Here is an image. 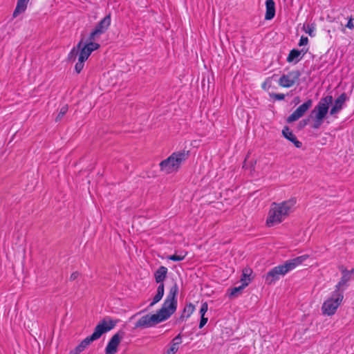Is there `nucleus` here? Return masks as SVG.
I'll list each match as a JSON object with an SVG mask.
<instances>
[{"label":"nucleus","instance_id":"nucleus-1","mask_svg":"<svg viewBox=\"0 0 354 354\" xmlns=\"http://www.w3.org/2000/svg\"><path fill=\"white\" fill-rule=\"evenodd\" d=\"M178 294V286L176 283H174L169 288L162 307L157 313L153 315L148 314L142 316L136 322L134 328H149L169 319L177 309Z\"/></svg>","mask_w":354,"mask_h":354},{"label":"nucleus","instance_id":"nucleus-2","mask_svg":"<svg viewBox=\"0 0 354 354\" xmlns=\"http://www.w3.org/2000/svg\"><path fill=\"white\" fill-rule=\"evenodd\" d=\"M296 198H292L281 203H272L266 219V224L271 227L279 224L293 212Z\"/></svg>","mask_w":354,"mask_h":354},{"label":"nucleus","instance_id":"nucleus-3","mask_svg":"<svg viewBox=\"0 0 354 354\" xmlns=\"http://www.w3.org/2000/svg\"><path fill=\"white\" fill-rule=\"evenodd\" d=\"M308 257L309 256L308 254H304L296 258L289 259L285 261L283 264L274 267L264 275L266 283L268 285L275 283L276 281L279 280L281 277H283L287 273L302 264L304 261L308 259Z\"/></svg>","mask_w":354,"mask_h":354},{"label":"nucleus","instance_id":"nucleus-4","mask_svg":"<svg viewBox=\"0 0 354 354\" xmlns=\"http://www.w3.org/2000/svg\"><path fill=\"white\" fill-rule=\"evenodd\" d=\"M189 152L181 151L173 153L159 164L160 170L167 174L177 171L180 165L189 157Z\"/></svg>","mask_w":354,"mask_h":354},{"label":"nucleus","instance_id":"nucleus-5","mask_svg":"<svg viewBox=\"0 0 354 354\" xmlns=\"http://www.w3.org/2000/svg\"><path fill=\"white\" fill-rule=\"evenodd\" d=\"M333 102V97L332 95H326L320 99L314 109L311 111L310 117L313 118L314 123L313 128L315 129H319L326 118L329 106Z\"/></svg>","mask_w":354,"mask_h":354},{"label":"nucleus","instance_id":"nucleus-6","mask_svg":"<svg viewBox=\"0 0 354 354\" xmlns=\"http://www.w3.org/2000/svg\"><path fill=\"white\" fill-rule=\"evenodd\" d=\"M343 299V292L334 290L330 297L324 302L322 307V313L328 316L334 315Z\"/></svg>","mask_w":354,"mask_h":354},{"label":"nucleus","instance_id":"nucleus-7","mask_svg":"<svg viewBox=\"0 0 354 354\" xmlns=\"http://www.w3.org/2000/svg\"><path fill=\"white\" fill-rule=\"evenodd\" d=\"M116 322L110 319L109 323L105 319L100 322L94 329V332L90 336L86 337L85 340L88 344H91L93 341L98 339L102 334L111 330L115 326Z\"/></svg>","mask_w":354,"mask_h":354},{"label":"nucleus","instance_id":"nucleus-8","mask_svg":"<svg viewBox=\"0 0 354 354\" xmlns=\"http://www.w3.org/2000/svg\"><path fill=\"white\" fill-rule=\"evenodd\" d=\"M111 15L105 16L95 26V28L90 33L91 39H99L100 36L104 34L111 25Z\"/></svg>","mask_w":354,"mask_h":354},{"label":"nucleus","instance_id":"nucleus-9","mask_svg":"<svg viewBox=\"0 0 354 354\" xmlns=\"http://www.w3.org/2000/svg\"><path fill=\"white\" fill-rule=\"evenodd\" d=\"M300 76L301 73L299 71H292L288 72L287 74L282 75L279 78L278 83L282 87L289 88L299 82Z\"/></svg>","mask_w":354,"mask_h":354},{"label":"nucleus","instance_id":"nucleus-10","mask_svg":"<svg viewBox=\"0 0 354 354\" xmlns=\"http://www.w3.org/2000/svg\"><path fill=\"white\" fill-rule=\"evenodd\" d=\"M312 105L313 100L311 99L306 100L304 103L299 106L296 110L288 117L287 122L288 123H291L297 120L304 115Z\"/></svg>","mask_w":354,"mask_h":354},{"label":"nucleus","instance_id":"nucleus-11","mask_svg":"<svg viewBox=\"0 0 354 354\" xmlns=\"http://www.w3.org/2000/svg\"><path fill=\"white\" fill-rule=\"evenodd\" d=\"M124 335V332L122 330H119L117 333L111 337L105 348V352L106 354H115L117 353L118 347Z\"/></svg>","mask_w":354,"mask_h":354},{"label":"nucleus","instance_id":"nucleus-12","mask_svg":"<svg viewBox=\"0 0 354 354\" xmlns=\"http://www.w3.org/2000/svg\"><path fill=\"white\" fill-rule=\"evenodd\" d=\"M342 271V277L337 284L335 286V290L337 292H343L344 291V288H342L344 286L346 285V283L349 281L351 279V274L354 272V269L351 270H347L346 268H342L341 269Z\"/></svg>","mask_w":354,"mask_h":354},{"label":"nucleus","instance_id":"nucleus-13","mask_svg":"<svg viewBox=\"0 0 354 354\" xmlns=\"http://www.w3.org/2000/svg\"><path fill=\"white\" fill-rule=\"evenodd\" d=\"M348 100L346 93H342L334 102L330 110V114L334 115L338 113L344 107L345 102Z\"/></svg>","mask_w":354,"mask_h":354},{"label":"nucleus","instance_id":"nucleus-14","mask_svg":"<svg viewBox=\"0 0 354 354\" xmlns=\"http://www.w3.org/2000/svg\"><path fill=\"white\" fill-rule=\"evenodd\" d=\"M282 134L287 140L292 142L297 148H301L302 147V143L297 139L296 136L288 127H284L282 130Z\"/></svg>","mask_w":354,"mask_h":354},{"label":"nucleus","instance_id":"nucleus-15","mask_svg":"<svg viewBox=\"0 0 354 354\" xmlns=\"http://www.w3.org/2000/svg\"><path fill=\"white\" fill-rule=\"evenodd\" d=\"M307 52V48H302L301 50L292 49L290 51L286 60L288 62H292L295 61V63H297L301 58H299L300 55L301 54L304 55Z\"/></svg>","mask_w":354,"mask_h":354},{"label":"nucleus","instance_id":"nucleus-16","mask_svg":"<svg viewBox=\"0 0 354 354\" xmlns=\"http://www.w3.org/2000/svg\"><path fill=\"white\" fill-rule=\"evenodd\" d=\"M167 268L163 266H160L153 274L156 283H164L167 277Z\"/></svg>","mask_w":354,"mask_h":354},{"label":"nucleus","instance_id":"nucleus-17","mask_svg":"<svg viewBox=\"0 0 354 354\" xmlns=\"http://www.w3.org/2000/svg\"><path fill=\"white\" fill-rule=\"evenodd\" d=\"M266 12L265 19L270 20L274 18L275 15V3L273 0H267L266 1Z\"/></svg>","mask_w":354,"mask_h":354},{"label":"nucleus","instance_id":"nucleus-18","mask_svg":"<svg viewBox=\"0 0 354 354\" xmlns=\"http://www.w3.org/2000/svg\"><path fill=\"white\" fill-rule=\"evenodd\" d=\"M28 1V0L17 1L16 8L12 14L13 17H17L19 15L26 11Z\"/></svg>","mask_w":354,"mask_h":354},{"label":"nucleus","instance_id":"nucleus-19","mask_svg":"<svg viewBox=\"0 0 354 354\" xmlns=\"http://www.w3.org/2000/svg\"><path fill=\"white\" fill-rule=\"evenodd\" d=\"M195 310V306L192 303H189V304H187L180 315V317L178 318V321L179 322H181L184 320L185 318H188L190 317V315L193 313V312Z\"/></svg>","mask_w":354,"mask_h":354},{"label":"nucleus","instance_id":"nucleus-20","mask_svg":"<svg viewBox=\"0 0 354 354\" xmlns=\"http://www.w3.org/2000/svg\"><path fill=\"white\" fill-rule=\"evenodd\" d=\"M82 45V40H81L76 46L73 47L68 55V60L74 62L76 60L77 55L80 54V50Z\"/></svg>","mask_w":354,"mask_h":354},{"label":"nucleus","instance_id":"nucleus-21","mask_svg":"<svg viewBox=\"0 0 354 354\" xmlns=\"http://www.w3.org/2000/svg\"><path fill=\"white\" fill-rule=\"evenodd\" d=\"M252 271L250 268H244L243 270L242 275L241 277V283H247V286L251 281L250 275L252 274Z\"/></svg>","mask_w":354,"mask_h":354},{"label":"nucleus","instance_id":"nucleus-22","mask_svg":"<svg viewBox=\"0 0 354 354\" xmlns=\"http://www.w3.org/2000/svg\"><path fill=\"white\" fill-rule=\"evenodd\" d=\"M91 53L92 51L88 47L86 46L85 45L82 47V45L80 50L79 57L86 61Z\"/></svg>","mask_w":354,"mask_h":354},{"label":"nucleus","instance_id":"nucleus-23","mask_svg":"<svg viewBox=\"0 0 354 354\" xmlns=\"http://www.w3.org/2000/svg\"><path fill=\"white\" fill-rule=\"evenodd\" d=\"M247 286V283H241V286H238V287H234L233 288L231 289V292L230 293V297H237L239 295H240L243 290Z\"/></svg>","mask_w":354,"mask_h":354},{"label":"nucleus","instance_id":"nucleus-24","mask_svg":"<svg viewBox=\"0 0 354 354\" xmlns=\"http://www.w3.org/2000/svg\"><path fill=\"white\" fill-rule=\"evenodd\" d=\"M303 30L306 33L308 34L310 37H315V24H304L303 26Z\"/></svg>","mask_w":354,"mask_h":354},{"label":"nucleus","instance_id":"nucleus-25","mask_svg":"<svg viewBox=\"0 0 354 354\" xmlns=\"http://www.w3.org/2000/svg\"><path fill=\"white\" fill-rule=\"evenodd\" d=\"M97 39H91L89 35L88 38V41L86 44H85V46L88 47L92 52H93L95 50H97L100 47V45L98 43L95 42V41Z\"/></svg>","mask_w":354,"mask_h":354},{"label":"nucleus","instance_id":"nucleus-26","mask_svg":"<svg viewBox=\"0 0 354 354\" xmlns=\"http://www.w3.org/2000/svg\"><path fill=\"white\" fill-rule=\"evenodd\" d=\"M187 252H181L180 254H177L176 253L172 255H170L168 257V259L173 261H183L186 255Z\"/></svg>","mask_w":354,"mask_h":354},{"label":"nucleus","instance_id":"nucleus-27","mask_svg":"<svg viewBox=\"0 0 354 354\" xmlns=\"http://www.w3.org/2000/svg\"><path fill=\"white\" fill-rule=\"evenodd\" d=\"M67 111H68V106L67 105L63 106L60 109V111H59L57 116L55 118V122L60 121L62 119V118L65 115V114L67 113Z\"/></svg>","mask_w":354,"mask_h":354},{"label":"nucleus","instance_id":"nucleus-28","mask_svg":"<svg viewBox=\"0 0 354 354\" xmlns=\"http://www.w3.org/2000/svg\"><path fill=\"white\" fill-rule=\"evenodd\" d=\"M85 60L82 59V58H80L78 57V62L76 63L75 66V70L77 73H80V72L82 71L84 66Z\"/></svg>","mask_w":354,"mask_h":354},{"label":"nucleus","instance_id":"nucleus-29","mask_svg":"<svg viewBox=\"0 0 354 354\" xmlns=\"http://www.w3.org/2000/svg\"><path fill=\"white\" fill-rule=\"evenodd\" d=\"M163 295V292H161V294L156 293L153 297L152 301L150 303L149 308H151L156 304L158 303L162 299Z\"/></svg>","mask_w":354,"mask_h":354},{"label":"nucleus","instance_id":"nucleus-30","mask_svg":"<svg viewBox=\"0 0 354 354\" xmlns=\"http://www.w3.org/2000/svg\"><path fill=\"white\" fill-rule=\"evenodd\" d=\"M178 351V346L171 342L170 348L167 351V354H176Z\"/></svg>","mask_w":354,"mask_h":354},{"label":"nucleus","instance_id":"nucleus-31","mask_svg":"<svg viewBox=\"0 0 354 354\" xmlns=\"http://www.w3.org/2000/svg\"><path fill=\"white\" fill-rule=\"evenodd\" d=\"M270 97L276 100H283L285 98V95L283 93H272Z\"/></svg>","mask_w":354,"mask_h":354},{"label":"nucleus","instance_id":"nucleus-32","mask_svg":"<svg viewBox=\"0 0 354 354\" xmlns=\"http://www.w3.org/2000/svg\"><path fill=\"white\" fill-rule=\"evenodd\" d=\"M208 310V305L207 302H204L202 304L201 309H200V314L201 316H205V314Z\"/></svg>","mask_w":354,"mask_h":354},{"label":"nucleus","instance_id":"nucleus-33","mask_svg":"<svg viewBox=\"0 0 354 354\" xmlns=\"http://www.w3.org/2000/svg\"><path fill=\"white\" fill-rule=\"evenodd\" d=\"M90 344H88V343H87L85 340H82L77 346V347L78 348V349L82 352L83 351L85 350V348L88 346Z\"/></svg>","mask_w":354,"mask_h":354},{"label":"nucleus","instance_id":"nucleus-34","mask_svg":"<svg viewBox=\"0 0 354 354\" xmlns=\"http://www.w3.org/2000/svg\"><path fill=\"white\" fill-rule=\"evenodd\" d=\"M90 344H88V343H87L85 340H82L77 346V347L78 348V349L82 352L83 351L85 350V348L88 346Z\"/></svg>","mask_w":354,"mask_h":354},{"label":"nucleus","instance_id":"nucleus-35","mask_svg":"<svg viewBox=\"0 0 354 354\" xmlns=\"http://www.w3.org/2000/svg\"><path fill=\"white\" fill-rule=\"evenodd\" d=\"M90 344H88V343H87L85 340H82L77 346V347L78 348V349L82 352L83 351L85 350V348L88 346Z\"/></svg>","mask_w":354,"mask_h":354},{"label":"nucleus","instance_id":"nucleus-36","mask_svg":"<svg viewBox=\"0 0 354 354\" xmlns=\"http://www.w3.org/2000/svg\"><path fill=\"white\" fill-rule=\"evenodd\" d=\"M171 342L173 344H175L178 346H179V344H181L182 342V337H181V334L179 333L178 335H176L171 341Z\"/></svg>","mask_w":354,"mask_h":354},{"label":"nucleus","instance_id":"nucleus-37","mask_svg":"<svg viewBox=\"0 0 354 354\" xmlns=\"http://www.w3.org/2000/svg\"><path fill=\"white\" fill-rule=\"evenodd\" d=\"M308 37H305V36H301V39L299 40V46H306L308 44Z\"/></svg>","mask_w":354,"mask_h":354},{"label":"nucleus","instance_id":"nucleus-38","mask_svg":"<svg viewBox=\"0 0 354 354\" xmlns=\"http://www.w3.org/2000/svg\"><path fill=\"white\" fill-rule=\"evenodd\" d=\"M158 284L156 293L161 294V292L165 293V284L164 283H157Z\"/></svg>","mask_w":354,"mask_h":354},{"label":"nucleus","instance_id":"nucleus-39","mask_svg":"<svg viewBox=\"0 0 354 354\" xmlns=\"http://www.w3.org/2000/svg\"><path fill=\"white\" fill-rule=\"evenodd\" d=\"M353 19L352 17H349L348 21L346 25V27L349 28L350 30L354 29V24H353Z\"/></svg>","mask_w":354,"mask_h":354},{"label":"nucleus","instance_id":"nucleus-40","mask_svg":"<svg viewBox=\"0 0 354 354\" xmlns=\"http://www.w3.org/2000/svg\"><path fill=\"white\" fill-rule=\"evenodd\" d=\"M208 319L207 317H205V316H201V321L199 324V328H202L207 322Z\"/></svg>","mask_w":354,"mask_h":354},{"label":"nucleus","instance_id":"nucleus-41","mask_svg":"<svg viewBox=\"0 0 354 354\" xmlns=\"http://www.w3.org/2000/svg\"><path fill=\"white\" fill-rule=\"evenodd\" d=\"M80 274L78 272H73L71 276H70V280L71 281H74L78 277H79Z\"/></svg>","mask_w":354,"mask_h":354},{"label":"nucleus","instance_id":"nucleus-42","mask_svg":"<svg viewBox=\"0 0 354 354\" xmlns=\"http://www.w3.org/2000/svg\"><path fill=\"white\" fill-rule=\"evenodd\" d=\"M309 122V119H304L299 122V126L300 128L304 127Z\"/></svg>","mask_w":354,"mask_h":354},{"label":"nucleus","instance_id":"nucleus-43","mask_svg":"<svg viewBox=\"0 0 354 354\" xmlns=\"http://www.w3.org/2000/svg\"><path fill=\"white\" fill-rule=\"evenodd\" d=\"M295 101L298 103L299 102V98L298 97L295 98Z\"/></svg>","mask_w":354,"mask_h":354}]
</instances>
